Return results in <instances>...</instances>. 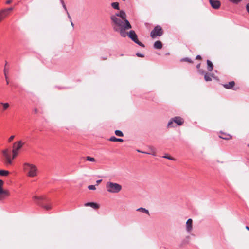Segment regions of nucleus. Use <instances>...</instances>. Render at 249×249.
I'll list each match as a JSON object with an SVG mask.
<instances>
[{
	"mask_svg": "<svg viewBox=\"0 0 249 249\" xmlns=\"http://www.w3.org/2000/svg\"><path fill=\"white\" fill-rule=\"evenodd\" d=\"M23 142H22L21 141H18L13 143L12 147L13 149L12 150V157L8 149L6 148L2 151V153L4 158V163L6 165L8 166L12 164V160L18 155L20 150L23 145Z\"/></svg>",
	"mask_w": 249,
	"mask_h": 249,
	"instance_id": "nucleus-1",
	"label": "nucleus"
},
{
	"mask_svg": "<svg viewBox=\"0 0 249 249\" xmlns=\"http://www.w3.org/2000/svg\"><path fill=\"white\" fill-rule=\"evenodd\" d=\"M23 168L28 177H35L37 175L38 168L35 164L26 162L23 164Z\"/></svg>",
	"mask_w": 249,
	"mask_h": 249,
	"instance_id": "nucleus-2",
	"label": "nucleus"
},
{
	"mask_svg": "<svg viewBox=\"0 0 249 249\" xmlns=\"http://www.w3.org/2000/svg\"><path fill=\"white\" fill-rule=\"evenodd\" d=\"M106 189L109 193L118 194L121 191L122 186L117 183L108 181L106 184Z\"/></svg>",
	"mask_w": 249,
	"mask_h": 249,
	"instance_id": "nucleus-3",
	"label": "nucleus"
},
{
	"mask_svg": "<svg viewBox=\"0 0 249 249\" xmlns=\"http://www.w3.org/2000/svg\"><path fill=\"white\" fill-rule=\"evenodd\" d=\"M111 19L114 23L113 28L115 31H117L119 29L125 26L124 21H123V19L118 18L116 16H111Z\"/></svg>",
	"mask_w": 249,
	"mask_h": 249,
	"instance_id": "nucleus-4",
	"label": "nucleus"
},
{
	"mask_svg": "<svg viewBox=\"0 0 249 249\" xmlns=\"http://www.w3.org/2000/svg\"><path fill=\"white\" fill-rule=\"evenodd\" d=\"M111 19L114 23L113 28L115 31H117L119 29L125 26L124 21H123V19L118 18L116 16H111Z\"/></svg>",
	"mask_w": 249,
	"mask_h": 249,
	"instance_id": "nucleus-5",
	"label": "nucleus"
},
{
	"mask_svg": "<svg viewBox=\"0 0 249 249\" xmlns=\"http://www.w3.org/2000/svg\"><path fill=\"white\" fill-rule=\"evenodd\" d=\"M132 28L131 24H130L129 21L128 20H125V26L123 28H121L119 29L118 30H117V32H118L120 33V35L122 37H125L126 36V35L128 34V33H126L125 32L126 30H128L129 29H131Z\"/></svg>",
	"mask_w": 249,
	"mask_h": 249,
	"instance_id": "nucleus-6",
	"label": "nucleus"
},
{
	"mask_svg": "<svg viewBox=\"0 0 249 249\" xmlns=\"http://www.w3.org/2000/svg\"><path fill=\"white\" fill-rule=\"evenodd\" d=\"M163 34L161 27L159 25L156 26L151 32L150 36L152 38L156 36H161Z\"/></svg>",
	"mask_w": 249,
	"mask_h": 249,
	"instance_id": "nucleus-7",
	"label": "nucleus"
},
{
	"mask_svg": "<svg viewBox=\"0 0 249 249\" xmlns=\"http://www.w3.org/2000/svg\"><path fill=\"white\" fill-rule=\"evenodd\" d=\"M173 123H176L177 124H182L184 123V120L180 117H175L169 121L167 124H172Z\"/></svg>",
	"mask_w": 249,
	"mask_h": 249,
	"instance_id": "nucleus-8",
	"label": "nucleus"
},
{
	"mask_svg": "<svg viewBox=\"0 0 249 249\" xmlns=\"http://www.w3.org/2000/svg\"><path fill=\"white\" fill-rule=\"evenodd\" d=\"M4 182L3 180L0 179V200L3 199L5 196H9V193L8 191L4 190L2 188Z\"/></svg>",
	"mask_w": 249,
	"mask_h": 249,
	"instance_id": "nucleus-9",
	"label": "nucleus"
},
{
	"mask_svg": "<svg viewBox=\"0 0 249 249\" xmlns=\"http://www.w3.org/2000/svg\"><path fill=\"white\" fill-rule=\"evenodd\" d=\"M186 229L188 233H190L193 229V220L192 219H188L186 223Z\"/></svg>",
	"mask_w": 249,
	"mask_h": 249,
	"instance_id": "nucleus-10",
	"label": "nucleus"
},
{
	"mask_svg": "<svg viewBox=\"0 0 249 249\" xmlns=\"http://www.w3.org/2000/svg\"><path fill=\"white\" fill-rule=\"evenodd\" d=\"M209 2L211 6L215 9H218L221 5L220 2L217 0H209Z\"/></svg>",
	"mask_w": 249,
	"mask_h": 249,
	"instance_id": "nucleus-11",
	"label": "nucleus"
},
{
	"mask_svg": "<svg viewBox=\"0 0 249 249\" xmlns=\"http://www.w3.org/2000/svg\"><path fill=\"white\" fill-rule=\"evenodd\" d=\"M128 36L134 42L138 38L137 35L133 30H131L128 33Z\"/></svg>",
	"mask_w": 249,
	"mask_h": 249,
	"instance_id": "nucleus-12",
	"label": "nucleus"
},
{
	"mask_svg": "<svg viewBox=\"0 0 249 249\" xmlns=\"http://www.w3.org/2000/svg\"><path fill=\"white\" fill-rule=\"evenodd\" d=\"M219 136L220 138L224 140H230L231 139L232 137L231 136L230 134L224 133L223 132H220Z\"/></svg>",
	"mask_w": 249,
	"mask_h": 249,
	"instance_id": "nucleus-13",
	"label": "nucleus"
},
{
	"mask_svg": "<svg viewBox=\"0 0 249 249\" xmlns=\"http://www.w3.org/2000/svg\"><path fill=\"white\" fill-rule=\"evenodd\" d=\"M85 206H90L94 209H97L99 208V205L94 202H88L84 204Z\"/></svg>",
	"mask_w": 249,
	"mask_h": 249,
	"instance_id": "nucleus-14",
	"label": "nucleus"
},
{
	"mask_svg": "<svg viewBox=\"0 0 249 249\" xmlns=\"http://www.w3.org/2000/svg\"><path fill=\"white\" fill-rule=\"evenodd\" d=\"M114 16H116V17H120L123 20H124V21L125 20H127L126 19V14L124 11L122 10L119 13H116Z\"/></svg>",
	"mask_w": 249,
	"mask_h": 249,
	"instance_id": "nucleus-15",
	"label": "nucleus"
},
{
	"mask_svg": "<svg viewBox=\"0 0 249 249\" xmlns=\"http://www.w3.org/2000/svg\"><path fill=\"white\" fill-rule=\"evenodd\" d=\"M8 14L4 9L0 11V22H1Z\"/></svg>",
	"mask_w": 249,
	"mask_h": 249,
	"instance_id": "nucleus-16",
	"label": "nucleus"
},
{
	"mask_svg": "<svg viewBox=\"0 0 249 249\" xmlns=\"http://www.w3.org/2000/svg\"><path fill=\"white\" fill-rule=\"evenodd\" d=\"M234 85H235V82L234 81H231V82H229L227 84H225L223 85V86L224 88H225L227 89H231L233 87Z\"/></svg>",
	"mask_w": 249,
	"mask_h": 249,
	"instance_id": "nucleus-17",
	"label": "nucleus"
},
{
	"mask_svg": "<svg viewBox=\"0 0 249 249\" xmlns=\"http://www.w3.org/2000/svg\"><path fill=\"white\" fill-rule=\"evenodd\" d=\"M38 204L46 210H49L52 208L51 205L49 204H45L43 203L38 202Z\"/></svg>",
	"mask_w": 249,
	"mask_h": 249,
	"instance_id": "nucleus-18",
	"label": "nucleus"
},
{
	"mask_svg": "<svg viewBox=\"0 0 249 249\" xmlns=\"http://www.w3.org/2000/svg\"><path fill=\"white\" fill-rule=\"evenodd\" d=\"M207 69H208V71H211L213 70V65L212 62L210 60H207Z\"/></svg>",
	"mask_w": 249,
	"mask_h": 249,
	"instance_id": "nucleus-19",
	"label": "nucleus"
},
{
	"mask_svg": "<svg viewBox=\"0 0 249 249\" xmlns=\"http://www.w3.org/2000/svg\"><path fill=\"white\" fill-rule=\"evenodd\" d=\"M162 44L161 42H160V41H156V42H155L154 44V47L155 49H160L162 48Z\"/></svg>",
	"mask_w": 249,
	"mask_h": 249,
	"instance_id": "nucleus-20",
	"label": "nucleus"
},
{
	"mask_svg": "<svg viewBox=\"0 0 249 249\" xmlns=\"http://www.w3.org/2000/svg\"><path fill=\"white\" fill-rule=\"evenodd\" d=\"M109 141H111V142H123L124 141L123 139H121V138H116L114 136H112L111 137L109 140H108Z\"/></svg>",
	"mask_w": 249,
	"mask_h": 249,
	"instance_id": "nucleus-21",
	"label": "nucleus"
},
{
	"mask_svg": "<svg viewBox=\"0 0 249 249\" xmlns=\"http://www.w3.org/2000/svg\"><path fill=\"white\" fill-rule=\"evenodd\" d=\"M137 211L143 213H145L149 215V212L148 210L144 208H142V207L139 208L137 209Z\"/></svg>",
	"mask_w": 249,
	"mask_h": 249,
	"instance_id": "nucleus-22",
	"label": "nucleus"
},
{
	"mask_svg": "<svg viewBox=\"0 0 249 249\" xmlns=\"http://www.w3.org/2000/svg\"><path fill=\"white\" fill-rule=\"evenodd\" d=\"M2 106V111L6 110L9 107V104L8 103H0Z\"/></svg>",
	"mask_w": 249,
	"mask_h": 249,
	"instance_id": "nucleus-23",
	"label": "nucleus"
},
{
	"mask_svg": "<svg viewBox=\"0 0 249 249\" xmlns=\"http://www.w3.org/2000/svg\"><path fill=\"white\" fill-rule=\"evenodd\" d=\"M9 172L7 170H0V175L2 176H7L9 175Z\"/></svg>",
	"mask_w": 249,
	"mask_h": 249,
	"instance_id": "nucleus-24",
	"label": "nucleus"
},
{
	"mask_svg": "<svg viewBox=\"0 0 249 249\" xmlns=\"http://www.w3.org/2000/svg\"><path fill=\"white\" fill-rule=\"evenodd\" d=\"M204 79L206 81H212V78L211 76L208 73H205L204 74Z\"/></svg>",
	"mask_w": 249,
	"mask_h": 249,
	"instance_id": "nucleus-25",
	"label": "nucleus"
},
{
	"mask_svg": "<svg viewBox=\"0 0 249 249\" xmlns=\"http://www.w3.org/2000/svg\"><path fill=\"white\" fill-rule=\"evenodd\" d=\"M115 134L117 136H118V137H123L124 136L123 133L121 131L119 130H115Z\"/></svg>",
	"mask_w": 249,
	"mask_h": 249,
	"instance_id": "nucleus-26",
	"label": "nucleus"
},
{
	"mask_svg": "<svg viewBox=\"0 0 249 249\" xmlns=\"http://www.w3.org/2000/svg\"><path fill=\"white\" fill-rule=\"evenodd\" d=\"M111 6L115 9H117V10L119 9V3L118 2H115L112 3Z\"/></svg>",
	"mask_w": 249,
	"mask_h": 249,
	"instance_id": "nucleus-27",
	"label": "nucleus"
},
{
	"mask_svg": "<svg viewBox=\"0 0 249 249\" xmlns=\"http://www.w3.org/2000/svg\"><path fill=\"white\" fill-rule=\"evenodd\" d=\"M86 160L87 161H91V162H96V160L94 158L91 157L90 156H87L86 157Z\"/></svg>",
	"mask_w": 249,
	"mask_h": 249,
	"instance_id": "nucleus-28",
	"label": "nucleus"
},
{
	"mask_svg": "<svg viewBox=\"0 0 249 249\" xmlns=\"http://www.w3.org/2000/svg\"><path fill=\"white\" fill-rule=\"evenodd\" d=\"M134 42L136 43V44H137L138 45H139V46H141V47H144V45L142 43L140 42L138 39V38L135 40V41H134Z\"/></svg>",
	"mask_w": 249,
	"mask_h": 249,
	"instance_id": "nucleus-29",
	"label": "nucleus"
},
{
	"mask_svg": "<svg viewBox=\"0 0 249 249\" xmlns=\"http://www.w3.org/2000/svg\"><path fill=\"white\" fill-rule=\"evenodd\" d=\"M33 199L35 200H42L43 199V197L42 196H34L33 197Z\"/></svg>",
	"mask_w": 249,
	"mask_h": 249,
	"instance_id": "nucleus-30",
	"label": "nucleus"
},
{
	"mask_svg": "<svg viewBox=\"0 0 249 249\" xmlns=\"http://www.w3.org/2000/svg\"><path fill=\"white\" fill-rule=\"evenodd\" d=\"M60 1L61 2V3L62 4V6H63L64 9L65 10V11L66 12L68 11V10L67 9L66 6V5L65 4V2H64V0H60Z\"/></svg>",
	"mask_w": 249,
	"mask_h": 249,
	"instance_id": "nucleus-31",
	"label": "nucleus"
},
{
	"mask_svg": "<svg viewBox=\"0 0 249 249\" xmlns=\"http://www.w3.org/2000/svg\"><path fill=\"white\" fill-rule=\"evenodd\" d=\"M88 188L89 190H96L95 186L94 185H92L88 186Z\"/></svg>",
	"mask_w": 249,
	"mask_h": 249,
	"instance_id": "nucleus-32",
	"label": "nucleus"
},
{
	"mask_svg": "<svg viewBox=\"0 0 249 249\" xmlns=\"http://www.w3.org/2000/svg\"><path fill=\"white\" fill-rule=\"evenodd\" d=\"M162 157L164 158H166V159H169L170 160H175V159L174 158L171 157L170 156H163Z\"/></svg>",
	"mask_w": 249,
	"mask_h": 249,
	"instance_id": "nucleus-33",
	"label": "nucleus"
},
{
	"mask_svg": "<svg viewBox=\"0 0 249 249\" xmlns=\"http://www.w3.org/2000/svg\"><path fill=\"white\" fill-rule=\"evenodd\" d=\"M230 1L233 3H235V4H237L239 2H240L242 0H229Z\"/></svg>",
	"mask_w": 249,
	"mask_h": 249,
	"instance_id": "nucleus-34",
	"label": "nucleus"
},
{
	"mask_svg": "<svg viewBox=\"0 0 249 249\" xmlns=\"http://www.w3.org/2000/svg\"><path fill=\"white\" fill-rule=\"evenodd\" d=\"M145 154H152V155H153L154 156L156 155V152H155V151H154V149H151V152H146V153H145Z\"/></svg>",
	"mask_w": 249,
	"mask_h": 249,
	"instance_id": "nucleus-35",
	"label": "nucleus"
},
{
	"mask_svg": "<svg viewBox=\"0 0 249 249\" xmlns=\"http://www.w3.org/2000/svg\"><path fill=\"white\" fill-rule=\"evenodd\" d=\"M182 61H186V62H189V63L192 62L190 58H183V59H182Z\"/></svg>",
	"mask_w": 249,
	"mask_h": 249,
	"instance_id": "nucleus-36",
	"label": "nucleus"
},
{
	"mask_svg": "<svg viewBox=\"0 0 249 249\" xmlns=\"http://www.w3.org/2000/svg\"><path fill=\"white\" fill-rule=\"evenodd\" d=\"M5 10H6V12L7 13V14H8L9 13V12L10 11H12L13 10V7H10V8H6V9H4Z\"/></svg>",
	"mask_w": 249,
	"mask_h": 249,
	"instance_id": "nucleus-37",
	"label": "nucleus"
},
{
	"mask_svg": "<svg viewBox=\"0 0 249 249\" xmlns=\"http://www.w3.org/2000/svg\"><path fill=\"white\" fill-rule=\"evenodd\" d=\"M15 137V136L14 135H12L11 136L8 140V141L9 142H11L13 140V139Z\"/></svg>",
	"mask_w": 249,
	"mask_h": 249,
	"instance_id": "nucleus-38",
	"label": "nucleus"
},
{
	"mask_svg": "<svg viewBox=\"0 0 249 249\" xmlns=\"http://www.w3.org/2000/svg\"><path fill=\"white\" fill-rule=\"evenodd\" d=\"M136 55L138 57H144V54L140 53H136Z\"/></svg>",
	"mask_w": 249,
	"mask_h": 249,
	"instance_id": "nucleus-39",
	"label": "nucleus"
},
{
	"mask_svg": "<svg viewBox=\"0 0 249 249\" xmlns=\"http://www.w3.org/2000/svg\"><path fill=\"white\" fill-rule=\"evenodd\" d=\"M66 12L67 15L68 16V18L70 19V21H71V17L70 15L69 14L68 11H67Z\"/></svg>",
	"mask_w": 249,
	"mask_h": 249,
	"instance_id": "nucleus-40",
	"label": "nucleus"
},
{
	"mask_svg": "<svg viewBox=\"0 0 249 249\" xmlns=\"http://www.w3.org/2000/svg\"><path fill=\"white\" fill-rule=\"evenodd\" d=\"M198 72L201 74H205V73H206L203 70L200 69L198 70Z\"/></svg>",
	"mask_w": 249,
	"mask_h": 249,
	"instance_id": "nucleus-41",
	"label": "nucleus"
},
{
	"mask_svg": "<svg viewBox=\"0 0 249 249\" xmlns=\"http://www.w3.org/2000/svg\"><path fill=\"white\" fill-rule=\"evenodd\" d=\"M246 9L248 13L249 14V3H248L246 5Z\"/></svg>",
	"mask_w": 249,
	"mask_h": 249,
	"instance_id": "nucleus-42",
	"label": "nucleus"
},
{
	"mask_svg": "<svg viewBox=\"0 0 249 249\" xmlns=\"http://www.w3.org/2000/svg\"><path fill=\"white\" fill-rule=\"evenodd\" d=\"M102 179H99V180H98L96 181V183L97 184H100L101 182H102Z\"/></svg>",
	"mask_w": 249,
	"mask_h": 249,
	"instance_id": "nucleus-43",
	"label": "nucleus"
},
{
	"mask_svg": "<svg viewBox=\"0 0 249 249\" xmlns=\"http://www.w3.org/2000/svg\"><path fill=\"white\" fill-rule=\"evenodd\" d=\"M196 59H201V57L200 55H198L196 56Z\"/></svg>",
	"mask_w": 249,
	"mask_h": 249,
	"instance_id": "nucleus-44",
	"label": "nucleus"
},
{
	"mask_svg": "<svg viewBox=\"0 0 249 249\" xmlns=\"http://www.w3.org/2000/svg\"><path fill=\"white\" fill-rule=\"evenodd\" d=\"M12 0H8L6 1V4H10L12 2Z\"/></svg>",
	"mask_w": 249,
	"mask_h": 249,
	"instance_id": "nucleus-45",
	"label": "nucleus"
},
{
	"mask_svg": "<svg viewBox=\"0 0 249 249\" xmlns=\"http://www.w3.org/2000/svg\"><path fill=\"white\" fill-rule=\"evenodd\" d=\"M6 71H7V70H6V69L5 68L4 69V75H5V77L6 79H7V76L6 75Z\"/></svg>",
	"mask_w": 249,
	"mask_h": 249,
	"instance_id": "nucleus-46",
	"label": "nucleus"
},
{
	"mask_svg": "<svg viewBox=\"0 0 249 249\" xmlns=\"http://www.w3.org/2000/svg\"><path fill=\"white\" fill-rule=\"evenodd\" d=\"M200 63H199L197 65H196V68L198 69V70H199L200 69Z\"/></svg>",
	"mask_w": 249,
	"mask_h": 249,
	"instance_id": "nucleus-47",
	"label": "nucleus"
},
{
	"mask_svg": "<svg viewBox=\"0 0 249 249\" xmlns=\"http://www.w3.org/2000/svg\"><path fill=\"white\" fill-rule=\"evenodd\" d=\"M137 151L138 152H140V153H146V152H143V151H140V150H137Z\"/></svg>",
	"mask_w": 249,
	"mask_h": 249,
	"instance_id": "nucleus-48",
	"label": "nucleus"
},
{
	"mask_svg": "<svg viewBox=\"0 0 249 249\" xmlns=\"http://www.w3.org/2000/svg\"><path fill=\"white\" fill-rule=\"evenodd\" d=\"M70 22H71V26H72V27L73 28V27H74V24H73V22H72V20L70 21Z\"/></svg>",
	"mask_w": 249,
	"mask_h": 249,
	"instance_id": "nucleus-49",
	"label": "nucleus"
},
{
	"mask_svg": "<svg viewBox=\"0 0 249 249\" xmlns=\"http://www.w3.org/2000/svg\"><path fill=\"white\" fill-rule=\"evenodd\" d=\"M6 83H7V84H9V81H8V80H7V79H6Z\"/></svg>",
	"mask_w": 249,
	"mask_h": 249,
	"instance_id": "nucleus-50",
	"label": "nucleus"
},
{
	"mask_svg": "<svg viewBox=\"0 0 249 249\" xmlns=\"http://www.w3.org/2000/svg\"><path fill=\"white\" fill-rule=\"evenodd\" d=\"M246 229H247L248 230H249V227L248 226H246Z\"/></svg>",
	"mask_w": 249,
	"mask_h": 249,
	"instance_id": "nucleus-51",
	"label": "nucleus"
},
{
	"mask_svg": "<svg viewBox=\"0 0 249 249\" xmlns=\"http://www.w3.org/2000/svg\"><path fill=\"white\" fill-rule=\"evenodd\" d=\"M123 1H125V0H122Z\"/></svg>",
	"mask_w": 249,
	"mask_h": 249,
	"instance_id": "nucleus-52",
	"label": "nucleus"
}]
</instances>
